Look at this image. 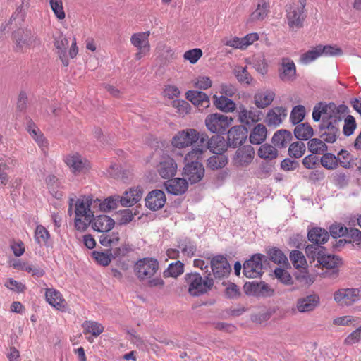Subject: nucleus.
Wrapping results in <instances>:
<instances>
[{
    "mask_svg": "<svg viewBox=\"0 0 361 361\" xmlns=\"http://www.w3.org/2000/svg\"><path fill=\"white\" fill-rule=\"evenodd\" d=\"M228 147L227 142L219 135H214L210 139L207 136V140L203 145L204 152L208 149L214 154H224Z\"/></svg>",
    "mask_w": 361,
    "mask_h": 361,
    "instance_id": "nucleus-18",
    "label": "nucleus"
},
{
    "mask_svg": "<svg viewBox=\"0 0 361 361\" xmlns=\"http://www.w3.org/2000/svg\"><path fill=\"white\" fill-rule=\"evenodd\" d=\"M269 11V4L264 0H261L257 4V9L250 16L252 20H262L267 16Z\"/></svg>",
    "mask_w": 361,
    "mask_h": 361,
    "instance_id": "nucleus-41",
    "label": "nucleus"
},
{
    "mask_svg": "<svg viewBox=\"0 0 361 361\" xmlns=\"http://www.w3.org/2000/svg\"><path fill=\"white\" fill-rule=\"evenodd\" d=\"M341 121L340 117L322 116V121L318 126L319 137L326 143L335 142L340 134L338 122Z\"/></svg>",
    "mask_w": 361,
    "mask_h": 361,
    "instance_id": "nucleus-6",
    "label": "nucleus"
},
{
    "mask_svg": "<svg viewBox=\"0 0 361 361\" xmlns=\"http://www.w3.org/2000/svg\"><path fill=\"white\" fill-rule=\"evenodd\" d=\"M305 6L306 0H298L286 6V20L290 30H298L303 27L307 17Z\"/></svg>",
    "mask_w": 361,
    "mask_h": 361,
    "instance_id": "nucleus-5",
    "label": "nucleus"
},
{
    "mask_svg": "<svg viewBox=\"0 0 361 361\" xmlns=\"http://www.w3.org/2000/svg\"><path fill=\"white\" fill-rule=\"evenodd\" d=\"M214 104L215 106L224 112H232L235 109V103L225 96H214Z\"/></svg>",
    "mask_w": 361,
    "mask_h": 361,
    "instance_id": "nucleus-35",
    "label": "nucleus"
},
{
    "mask_svg": "<svg viewBox=\"0 0 361 361\" xmlns=\"http://www.w3.org/2000/svg\"><path fill=\"white\" fill-rule=\"evenodd\" d=\"M225 296L228 299H238L240 298L241 293L238 286L234 283H230L226 288Z\"/></svg>",
    "mask_w": 361,
    "mask_h": 361,
    "instance_id": "nucleus-62",
    "label": "nucleus"
},
{
    "mask_svg": "<svg viewBox=\"0 0 361 361\" xmlns=\"http://www.w3.org/2000/svg\"><path fill=\"white\" fill-rule=\"evenodd\" d=\"M295 126L293 133L298 140H308L314 135V130L308 123H300Z\"/></svg>",
    "mask_w": 361,
    "mask_h": 361,
    "instance_id": "nucleus-32",
    "label": "nucleus"
},
{
    "mask_svg": "<svg viewBox=\"0 0 361 361\" xmlns=\"http://www.w3.org/2000/svg\"><path fill=\"white\" fill-rule=\"evenodd\" d=\"M307 239L312 243L310 245L323 247L322 245L326 243L329 239V233L324 228L314 227L308 231Z\"/></svg>",
    "mask_w": 361,
    "mask_h": 361,
    "instance_id": "nucleus-23",
    "label": "nucleus"
},
{
    "mask_svg": "<svg viewBox=\"0 0 361 361\" xmlns=\"http://www.w3.org/2000/svg\"><path fill=\"white\" fill-rule=\"evenodd\" d=\"M92 228L98 232L107 233L111 231L114 225V220L110 216L103 214L93 218L91 223Z\"/></svg>",
    "mask_w": 361,
    "mask_h": 361,
    "instance_id": "nucleus-26",
    "label": "nucleus"
},
{
    "mask_svg": "<svg viewBox=\"0 0 361 361\" xmlns=\"http://www.w3.org/2000/svg\"><path fill=\"white\" fill-rule=\"evenodd\" d=\"M54 45L56 49L61 61L64 66H68L69 61L67 56V49L68 47V40L66 35L59 31L53 35Z\"/></svg>",
    "mask_w": 361,
    "mask_h": 361,
    "instance_id": "nucleus-14",
    "label": "nucleus"
},
{
    "mask_svg": "<svg viewBox=\"0 0 361 361\" xmlns=\"http://www.w3.org/2000/svg\"><path fill=\"white\" fill-rule=\"evenodd\" d=\"M118 214L120 216V219H118V224L120 225L130 223L133 220V216L136 215V212L133 214L132 210L130 209L120 210Z\"/></svg>",
    "mask_w": 361,
    "mask_h": 361,
    "instance_id": "nucleus-63",
    "label": "nucleus"
},
{
    "mask_svg": "<svg viewBox=\"0 0 361 361\" xmlns=\"http://www.w3.org/2000/svg\"><path fill=\"white\" fill-rule=\"evenodd\" d=\"M266 256L262 254H255L243 264V274L247 278H257L262 276V262Z\"/></svg>",
    "mask_w": 361,
    "mask_h": 361,
    "instance_id": "nucleus-10",
    "label": "nucleus"
},
{
    "mask_svg": "<svg viewBox=\"0 0 361 361\" xmlns=\"http://www.w3.org/2000/svg\"><path fill=\"white\" fill-rule=\"evenodd\" d=\"M359 288H347L338 290L334 294V300L341 305L349 306L360 298Z\"/></svg>",
    "mask_w": 361,
    "mask_h": 361,
    "instance_id": "nucleus-15",
    "label": "nucleus"
},
{
    "mask_svg": "<svg viewBox=\"0 0 361 361\" xmlns=\"http://www.w3.org/2000/svg\"><path fill=\"white\" fill-rule=\"evenodd\" d=\"M293 135L290 131L281 129L276 131L271 138L272 144L276 148H284L292 140Z\"/></svg>",
    "mask_w": 361,
    "mask_h": 361,
    "instance_id": "nucleus-28",
    "label": "nucleus"
},
{
    "mask_svg": "<svg viewBox=\"0 0 361 361\" xmlns=\"http://www.w3.org/2000/svg\"><path fill=\"white\" fill-rule=\"evenodd\" d=\"M85 334H92L94 336H98L104 331V326L94 321H85L82 324Z\"/></svg>",
    "mask_w": 361,
    "mask_h": 361,
    "instance_id": "nucleus-48",
    "label": "nucleus"
},
{
    "mask_svg": "<svg viewBox=\"0 0 361 361\" xmlns=\"http://www.w3.org/2000/svg\"><path fill=\"white\" fill-rule=\"evenodd\" d=\"M228 164V157L224 154H215L207 159V167L212 170L224 168Z\"/></svg>",
    "mask_w": 361,
    "mask_h": 361,
    "instance_id": "nucleus-38",
    "label": "nucleus"
},
{
    "mask_svg": "<svg viewBox=\"0 0 361 361\" xmlns=\"http://www.w3.org/2000/svg\"><path fill=\"white\" fill-rule=\"evenodd\" d=\"M305 253L310 263L317 261L315 267L326 269L321 273L324 278L334 279L338 276L339 267L343 264L341 258L334 255L327 254L324 247L317 245H307Z\"/></svg>",
    "mask_w": 361,
    "mask_h": 361,
    "instance_id": "nucleus-1",
    "label": "nucleus"
},
{
    "mask_svg": "<svg viewBox=\"0 0 361 361\" xmlns=\"http://www.w3.org/2000/svg\"><path fill=\"white\" fill-rule=\"evenodd\" d=\"M65 162L74 173L82 172L85 165L82 157L78 154L68 156L65 159Z\"/></svg>",
    "mask_w": 361,
    "mask_h": 361,
    "instance_id": "nucleus-36",
    "label": "nucleus"
},
{
    "mask_svg": "<svg viewBox=\"0 0 361 361\" xmlns=\"http://www.w3.org/2000/svg\"><path fill=\"white\" fill-rule=\"evenodd\" d=\"M14 43V49L16 51L23 52L27 49L39 45L40 40L35 32L30 29L19 28L12 35Z\"/></svg>",
    "mask_w": 361,
    "mask_h": 361,
    "instance_id": "nucleus-7",
    "label": "nucleus"
},
{
    "mask_svg": "<svg viewBox=\"0 0 361 361\" xmlns=\"http://www.w3.org/2000/svg\"><path fill=\"white\" fill-rule=\"evenodd\" d=\"M286 116V109L276 106L269 110L265 118V123L268 126L277 127L280 126Z\"/></svg>",
    "mask_w": 361,
    "mask_h": 361,
    "instance_id": "nucleus-22",
    "label": "nucleus"
},
{
    "mask_svg": "<svg viewBox=\"0 0 361 361\" xmlns=\"http://www.w3.org/2000/svg\"><path fill=\"white\" fill-rule=\"evenodd\" d=\"M49 237L50 234L45 227L42 225L37 226L35 239L38 244H46Z\"/></svg>",
    "mask_w": 361,
    "mask_h": 361,
    "instance_id": "nucleus-55",
    "label": "nucleus"
},
{
    "mask_svg": "<svg viewBox=\"0 0 361 361\" xmlns=\"http://www.w3.org/2000/svg\"><path fill=\"white\" fill-rule=\"evenodd\" d=\"M274 97L272 91L258 92L254 95V103L257 108L264 109L271 104Z\"/></svg>",
    "mask_w": 361,
    "mask_h": 361,
    "instance_id": "nucleus-31",
    "label": "nucleus"
},
{
    "mask_svg": "<svg viewBox=\"0 0 361 361\" xmlns=\"http://www.w3.org/2000/svg\"><path fill=\"white\" fill-rule=\"evenodd\" d=\"M49 4L56 17L59 20L64 19L66 14L63 10L62 0H49Z\"/></svg>",
    "mask_w": 361,
    "mask_h": 361,
    "instance_id": "nucleus-56",
    "label": "nucleus"
},
{
    "mask_svg": "<svg viewBox=\"0 0 361 361\" xmlns=\"http://www.w3.org/2000/svg\"><path fill=\"white\" fill-rule=\"evenodd\" d=\"M319 50L322 51V55L325 56H336L343 54V50L337 46L319 44Z\"/></svg>",
    "mask_w": 361,
    "mask_h": 361,
    "instance_id": "nucleus-57",
    "label": "nucleus"
},
{
    "mask_svg": "<svg viewBox=\"0 0 361 361\" xmlns=\"http://www.w3.org/2000/svg\"><path fill=\"white\" fill-rule=\"evenodd\" d=\"M207 140V135L206 133H200L194 128H188L179 131L175 135L172 139L171 143L175 147L184 148L192 145L193 143L197 142L198 147L192 148V150L187 154L186 159H199L204 152L203 145Z\"/></svg>",
    "mask_w": 361,
    "mask_h": 361,
    "instance_id": "nucleus-2",
    "label": "nucleus"
},
{
    "mask_svg": "<svg viewBox=\"0 0 361 361\" xmlns=\"http://www.w3.org/2000/svg\"><path fill=\"white\" fill-rule=\"evenodd\" d=\"M319 304V297L309 295L297 300V310L302 313L313 311Z\"/></svg>",
    "mask_w": 361,
    "mask_h": 361,
    "instance_id": "nucleus-24",
    "label": "nucleus"
},
{
    "mask_svg": "<svg viewBox=\"0 0 361 361\" xmlns=\"http://www.w3.org/2000/svg\"><path fill=\"white\" fill-rule=\"evenodd\" d=\"M92 197H82L75 202V227L78 231H85L92 222L94 212L90 209L94 203Z\"/></svg>",
    "mask_w": 361,
    "mask_h": 361,
    "instance_id": "nucleus-4",
    "label": "nucleus"
},
{
    "mask_svg": "<svg viewBox=\"0 0 361 361\" xmlns=\"http://www.w3.org/2000/svg\"><path fill=\"white\" fill-rule=\"evenodd\" d=\"M165 193L160 190H154L149 192L145 198V205L152 211L161 209L166 203Z\"/></svg>",
    "mask_w": 361,
    "mask_h": 361,
    "instance_id": "nucleus-17",
    "label": "nucleus"
},
{
    "mask_svg": "<svg viewBox=\"0 0 361 361\" xmlns=\"http://www.w3.org/2000/svg\"><path fill=\"white\" fill-rule=\"evenodd\" d=\"M305 116V108L302 105H297L291 111L290 120L293 125L300 123Z\"/></svg>",
    "mask_w": 361,
    "mask_h": 361,
    "instance_id": "nucleus-50",
    "label": "nucleus"
},
{
    "mask_svg": "<svg viewBox=\"0 0 361 361\" xmlns=\"http://www.w3.org/2000/svg\"><path fill=\"white\" fill-rule=\"evenodd\" d=\"M132 251L133 248L129 244H123L118 247H116L114 250L111 249V255L114 259L123 257Z\"/></svg>",
    "mask_w": 361,
    "mask_h": 361,
    "instance_id": "nucleus-60",
    "label": "nucleus"
},
{
    "mask_svg": "<svg viewBox=\"0 0 361 361\" xmlns=\"http://www.w3.org/2000/svg\"><path fill=\"white\" fill-rule=\"evenodd\" d=\"M257 154L262 159L273 161L278 157L279 151L274 145L266 143L259 147Z\"/></svg>",
    "mask_w": 361,
    "mask_h": 361,
    "instance_id": "nucleus-33",
    "label": "nucleus"
},
{
    "mask_svg": "<svg viewBox=\"0 0 361 361\" xmlns=\"http://www.w3.org/2000/svg\"><path fill=\"white\" fill-rule=\"evenodd\" d=\"M336 159H338V166H341L346 169H349L352 167L351 163L353 161V157L347 150L341 149L339 151L336 156Z\"/></svg>",
    "mask_w": 361,
    "mask_h": 361,
    "instance_id": "nucleus-49",
    "label": "nucleus"
},
{
    "mask_svg": "<svg viewBox=\"0 0 361 361\" xmlns=\"http://www.w3.org/2000/svg\"><path fill=\"white\" fill-rule=\"evenodd\" d=\"M92 257L99 264L104 267L108 266L114 259L111 255V249H108L106 252L93 251Z\"/></svg>",
    "mask_w": 361,
    "mask_h": 361,
    "instance_id": "nucleus-47",
    "label": "nucleus"
},
{
    "mask_svg": "<svg viewBox=\"0 0 361 361\" xmlns=\"http://www.w3.org/2000/svg\"><path fill=\"white\" fill-rule=\"evenodd\" d=\"M46 300L57 310L64 308L66 302L61 293L54 288H47L45 292Z\"/></svg>",
    "mask_w": 361,
    "mask_h": 361,
    "instance_id": "nucleus-27",
    "label": "nucleus"
},
{
    "mask_svg": "<svg viewBox=\"0 0 361 361\" xmlns=\"http://www.w3.org/2000/svg\"><path fill=\"white\" fill-rule=\"evenodd\" d=\"M233 121L231 117L221 114H211L206 117L205 124L209 131L213 133H224Z\"/></svg>",
    "mask_w": 361,
    "mask_h": 361,
    "instance_id": "nucleus-9",
    "label": "nucleus"
},
{
    "mask_svg": "<svg viewBox=\"0 0 361 361\" xmlns=\"http://www.w3.org/2000/svg\"><path fill=\"white\" fill-rule=\"evenodd\" d=\"M183 176L190 184L200 182L204 176L203 164L198 161L188 162L183 168Z\"/></svg>",
    "mask_w": 361,
    "mask_h": 361,
    "instance_id": "nucleus-11",
    "label": "nucleus"
},
{
    "mask_svg": "<svg viewBox=\"0 0 361 361\" xmlns=\"http://www.w3.org/2000/svg\"><path fill=\"white\" fill-rule=\"evenodd\" d=\"M320 56H322V51L319 50V45H317L314 49L309 50L301 55L300 61L302 63L308 64Z\"/></svg>",
    "mask_w": 361,
    "mask_h": 361,
    "instance_id": "nucleus-52",
    "label": "nucleus"
},
{
    "mask_svg": "<svg viewBox=\"0 0 361 361\" xmlns=\"http://www.w3.org/2000/svg\"><path fill=\"white\" fill-rule=\"evenodd\" d=\"M269 259L277 264H287L288 259L281 250L277 247H271L267 250Z\"/></svg>",
    "mask_w": 361,
    "mask_h": 361,
    "instance_id": "nucleus-43",
    "label": "nucleus"
},
{
    "mask_svg": "<svg viewBox=\"0 0 361 361\" xmlns=\"http://www.w3.org/2000/svg\"><path fill=\"white\" fill-rule=\"evenodd\" d=\"M253 67L260 74L264 75L267 72V63L263 56H258L253 59Z\"/></svg>",
    "mask_w": 361,
    "mask_h": 361,
    "instance_id": "nucleus-59",
    "label": "nucleus"
},
{
    "mask_svg": "<svg viewBox=\"0 0 361 361\" xmlns=\"http://www.w3.org/2000/svg\"><path fill=\"white\" fill-rule=\"evenodd\" d=\"M357 124L355 118L351 115H348L344 119V126L343 128V135L349 137L354 133Z\"/></svg>",
    "mask_w": 361,
    "mask_h": 361,
    "instance_id": "nucleus-54",
    "label": "nucleus"
},
{
    "mask_svg": "<svg viewBox=\"0 0 361 361\" xmlns=\"http://www.w3.org/2000/svg\"><path fill=\"white\" fill-rule=\"evenodd\" d=\"M274 169V162L269 161H262L255 174L258 178H267L271 176Z\"/></svg>",
    "mask_w": 361,
    "mask_h": 361,
    "instance_id": "nucleus-40",
    "label": "nucleus"
},
{
    "mask_svg": "<svg viewBox=\"0 0 361 361\" xmlns=\"http://www.w3.org/2000/svg\"><path fill=\"white\" fill-rule=\"evenodd\" d=\"M142 192V188H131L129 191H126L122 197L119 196L120 204L123 207H130L141 200Z\"/></svg>",
    "mask_w": 361,
    "mask_h": 361,
    "instance_id": "nucleus-25",
    "label": "nucleus"
},
{
    "mask_svg": "<svg viewBox=\"0 0 361 361\" xmlns=\"http://www.w3.org/2000/svg\"><path fill=\"white\" fill-rule=\"evenodd\" d=\"M306 151L305 143L300 140L291 143L288 148V155L291 158L299 159L302 157Z\"/></svg>",
    "mask_w": 361,
    "mask_h": 361,
    "instance_id": "nucleus-45",
    "label": "nucleus"
},
{
    "mask_svg": "<svg viewBox=\"0 0 361 361\" xmlns=\"http://www.w3.org/2000/svg\"><path fill=\"white\" fill-rule=\"evenodd\" d=\"M329 236L331 235L335 239L341 236H346L348 234V228L341 224H332L329 226Z\"/></svg>",
    "mask_w": 361,
    "mask_h": 361,
    "instance_id": "nucleus-53",
    "label": "nucleus"
},
{
    "mask_svg": "<svg viewBox=\"0 0 361 361\" xmlns=\"http://www.w3.org/2000/svg\"><path fill=\"white\" fill-rule=\"evenodd\" d=\"M247 137V129L243 126H235L227 133V146L237 148L241 146Z\"/></svg>",
    "mask_w": 361,
    "mask_h": 361,
    "instance_id": "nucleus-13",
    "label": "nucleus"
},
{
    "mask_svg": "<svg viewBox=\"0 0 361 361\" xmlns=\"http://www.w3.org/2000/svg\"><path fill=\"white\" fill-rule=\"evenodd\" d=\"M186 98L196 106L207 107L209 104V97L202 91L189 90L186 92Z\"/></svg>",
    "mask_w": 361,
    "mask_h": 361,
    "instance_id": "nucleus-29",
    "label": "nucleus"
},
{
    "mask_svg": "<svg viewBox=\"0 0 361 361\" xmlns=\"http://www.w3.org/2000/svg\"><path fill=\"white\" fill-rule=\"evenodd\" d=\"M119 202V195L110 196L106 198L102 202H101L100 200L99 199L94 200V203L99 204L100 210L105 212L116 209Z\"/></svg>",
    "mask_w": 361,
    "mask_h": 361,
    "instance_id": "nucleus-39",
    "label": "nucleus"
},
{
    "mask_svg": "<svg viewBox=\"0 0 361 361\" xmlns=\"http://www.w3.org/2000/svg\"><path fill=\"white\" fill-rule=\"evenodd\" d=\"M233 73L240 83L250 85L253 80L246 67L237 66L233 70Z\"/></svg>",
    "mask_w": 361,
    "mask_h": 361,
    "instance_id": "nucleus-46",
    "label": "nucleus"
},
{
    "mask_svg": "<svg viewBox=\"0 0 361 361\" xmlns=\"http://www.w3.org/2000/svg\"><path fill=\"white\" fill-rule=\"evenodd\" d=\"M276 277L283 284H293V279L289 272L282 268H276L274 270Z\"/></svg>",
    "mask_w": 361,
    "mask_h": 361,
    "instance_id": "nucleus-58",
    "label": "nucleus"
},
{
    "mask_svg": "<svg viewBox=\"0 0 361 361\" xmlns=\"http://www.w3.org/2000/svg\"><path fill=\"white\" fill-rule=\"evenodd\" d=\"M290 259L295 269L305 268L306 259L302 252L293 250L290 254Z\"/></svg>",
    "mask_w": 361,
    "mask_h": 361,
    "instance_id": "nucleus-51",
    "label": "nucleus"
},
{
    "mask_svg": "<svg viewBox=\"0 0 361 361\" xmlns=\"http://www.w3.org/2000/svg\"><path fill=\"white\" fill-rule=\"evenodd\" d=\"M254 156V148L251 145H247L236 150L234 156V161L238 166H247L252 161Z\"/></svg>",
    "mask_w": 361,
    "mask_h": 361,
    "instance_id": "nucleus-19",
    "label": "nucleus"
},
{
    "mask_svg": "<svg viewBox=\"0 0 361 361\" xmlns=\"http://www.w3.org/2000/svg\"><path fill=\"white\" fill-rule=\"evenodd\" d=\"M202 56V51L201 49L195 48L188 50L185 52L183 57L185 60H188L190 63L195 64Z\"/></svg>",
    "mask_w": 361,
    "mask_h": 361,
    "instance_id": "nucleus-61",
    "label": "nucleus"
},
{
    "mask_svg": "<svg viewBox=\"0 0 361 361\" xmlns=\"http://www.w3.org/2000/svg\"><path fill=\"white\" fill-rule=\"evenodd\" d=\"M210 266L214 278L219 279L228 276L231 271L227 259L221 255L212 258Z\"/></svg>",
    "mask_w": 361,
    "mask_h": 361,
    "instance_id": "nucleus-12",
    "label": "nucleus"
},
{
    "mask_svg": "<svg viewBox=\"0 0 361 361\" xmlns=\"http://www.w3.org/2000/svg\"><path fill=\"white\" fill-rule=\"evenodd\" d=\"M279 78L284 82L293 81L296 78V66L290 59H282Z\"/></svg>",
    "mask_w": 361,
    "mask_h": 361,
    "instance_id": "nucleus-20",
    "label": "nucleus"
},
{
    "mask_svg": "<svg viewBox=\"0 0 361 361\" xmlns=\"http://www.w3.org/2000/svg\"><path fill=\"white\" fill-rule=\"evenodd\" d=\"M214 284V279L209 271H205L202 274L191 271L184 276V285L188 288V293L192 297L207 294L212 289Z\"/></svg>",
    "mask_w": 361,
    "mask_h": 361,
    "instance_id": "nucleus-3",
    "label": "nucleus"
},
{
    "mask_svg": "<svg viewBox=\"0 0 361 361\" xmlns=\"http://www.w3.org/2000/svg\"><path fill=\"white\" fill-rule=\"evenodd\" d=\"M319 161L321 165L328 170H334L338 167V159L333 153L325 152Z\"/></svg>",
    "mask_w": 361,
    "mask_h": 361,
    "instance_id": "nucleus-44",
    "label": "nucleus"
},
{
    "mask_svg": "<svg viewBox=\"0 0 361 361\" xmlns=\"http://www.w3.org/2000/svg\"><path fill=\"white\" fill-rule=\"evenodd\" d=\"M159 262L154 258L139 259L135 265V272L140 281L151 279L159 269Z\"/></svg>",
    "mask_w": 361,
    "mask_h": 361,
    "instance_id": "nucleus-8",
    "label": "nucleus"
},
{
    "mask_svg": "<svg viewBox=\"0 0 361 361\" xmlns=\"http://www.w3.org/2000/svg\"><path fill=\"white\" fill-rule=\"evenodd\" d=\"M326 142L319 138H312L307 142V147L309 151L314 154H322L327 152L328 147Z\"/></svg>",
    "mask_w": 361,
    "mask_h": 361,
    "instance_id": "nucleus-37",
    "label": "nucleus"
},
{
    "mask_svg": "<svg viewBox=\"0 0 361 361\" xmlns=\"http://www.w3.org/2000/svg\"><path fill=\"white\" fill-rule=\"evenodd\" d=\"M166 191L173 195L184 194L188 188V182L184 178L168 180L164 183Z\"/></svg>",
    "mask_w": 361,
    "mask_h": 361,
    "instance_id": "nucleus-21",
    "label": "nucleus"
},
{
    "mask_svg": "<svg viewBox=\"0 0 361 361\" xmlns=\"http://www.w3.org/2000/svg\"><path fill=\"white\" fill-rule=\"evenodd\" d=\"M184 271V264L180 261L171 263L168 268L164 271V278L173 277L176 278Z\"/></svg>",
    "mask_w": 361,
    "mask_h": 361,
    "instance_id": "nucleus-42",
    "label": "nucleus"
},
{
    "mask_svg": "<svg viewBox=\"0 0 361 361\" xmlns=\"http://www.w3.org/2000/svg\"><path fill=\"white\" fill-rule=\"evenodd\" d=\"M157 171L161 178L169 180L176 175L177 164L171 157H163L157 166Z\"/></svg>",
    "mask_w": 361,
    "mask_h": 361,
    "instance_id": "nucleus-16",
    "label": "nucleus"
},
{
    "mask_svg": "<svg viewBox=\"0 0 361 361\" xmlns=\"http://www.w3.org/2000/svg\"><path fill=\"white\" fill-rule=\"evenodd\" d=\"M267 128L263 124H257L250 135V142L253 145H260L267 138Z\"/></svg>",
    "mask_w": 361,
    "mask_h": 361,
    "instance_id": "nucleus-34",
    "label": "nucleus"
},
{
    "mask_svg": "<svg viewBox=\"0 0 361 361\" xmlns=\"http://www.w3.org/2000/svg\"><path fill=\"white\" fill-rule=\"evenodd\" d=\"M281 169L286 171H294L300 166V163L294 159L286 158L281 162Z\"/></svg>",
    "mask_w": 361,
    "mask_h": 361,
    "instance_id": "nucleus-64",
    "label": "nucleus"
},
{
    "mask_svg": "<svg viewBox=\"0 0 361 361\" xmlns=\"http://www.w3.org/2000/svg\"><path fill=\"white\" fill-rule=\"evenodd\" d=\"M149 31L135 33L130 37V42L137 49L149 50Z\"/></svg>",
    "mask_w": 361,
    "mask_h": 361,
    "instance_id": "nucleus-30",
    "label": "nucleus"
}]
</instances>
